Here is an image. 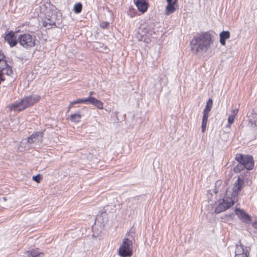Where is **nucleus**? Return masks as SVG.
Listing matches in <instances>:
<instances>
[{"label": "nucleus", "instance_id": "f257e3e1", "mask_svg": "<svg viewBox=\"0 0 257 257\" xmlns=\"http://www.w3.org/2000/svg\"><path fill=\"white\" fill-rule=\"evenodd\" d=\"M213 42L212 36L209 32L198 33L190 42L191 49L195 54L205 53L210 48Z\"/></svg>", "mask_w": 257, "mask_h": 257}, {"label": "nucleus", "instance_id": "f03ea898", "mask_svg": "<svg viewBox=\"0 0 257 257\" xmlns=\"http://www.w3.org/2000/svg\"><path fill=\"white\" fill-rule=\"evenodd\" d=\"M40 99L37 94H32L23 98L18 102L12 104L10 108L14 111H20L37 103Z\"/></svg>", "mask_w": 257, "mask_h": 257}, {"label": "nucleus", "instance_id": "7ed1b4c3", "mask_svg": "<svg viewBox=\"0 0 257 257\" xmlns=\"http://www.w3.org/2000/svg\"><path fill=\"white\" fill-rule=\"evenodd\" d=\"M128 237H125L122 240V244L118 249L119 255L121 257H130L133 254V245L135 238L132 234L127 233Z\"/></svg>", "mask_w": 257, "mask_h": 257}, {"label": "nucleus", "instance_id": "20e7f679", "mask_svg": "<svg viewBox=\"0 0 257 257\" xmlns=\"http://www.w3.org/2000/svg\"><path fill=\"white\" fill-rule=\"evenodd\" d=\"M244 184V179L238 177L231 188H228L226 191V195L230 197V199L234 203L238 200V194L243 187Z\"/></svg>", "mask_w": 257, "mask_h": 257}, {"label": "nucleus", "instance_id": "39448f33", "mask_svg": "<svg viewBox=\"0 0 257 257\" xmlns=\"http://www.w3.org/2000/svg\"><path fill=\"white\" fill-rule=\"evenodd\" d=\"M18 41L20 44L24 48L31 49L35 46L36 38L34 35L25 33L19 36Z\"/></svg>", "mask_w": 257, "mask_h": 257}, {"label": "nucleus", "instance_id": "423d86ee", "mask_svg": "<svg viewBox=\"0 0 257 257\" xmlns=\"http://www.w3.org/2000/svg\"><path fill=\"white\" fill-rule=\"evenodd\" d=\"M235 160L239 163H241L245 168L248 170L252 169L254 166V162L251 156L237 154L236 155Z\"/></svg>", "mask_w": 257, "mask_h": 257}, {"label": "nucleus", "instance_id": "0eeeda50", "mask_svg": "<svg viewBox=\"0 0 257 257\" xmlns=\"http://www.w3.org/2000/svg\"><path fill=\"white\" fill-rule=\"evenodd\" d=\"M234 203L230 197L225 195L223 199L218 201V205L215 209L214 212L216 214L220 213L230 208Z\"/></svg>", "mask_w": 257, "mask_h": 257}, {"label": "nucleus", "instance_id": "6e6552de", "mask_svg": "<svg viewBox=\"0 0 257 257\" xmlns=\"http://www.w3.org/2000/svg\"><path fill=\"white\" fill-rule=\"evenodd\" d=\"M92 104L99 109H103V103L98 99L93 97H88L85 99H78L76 100L71 102V104L77 103Z\"/></svg>", "mask_w": 257, "mask_h": 257}, {"label": "nucleus", "instance_id": "1a4fd4ad", "mask_svg": "<svg viewBox=\"0 0 257 257\" xmlns=\"http://www.w3.org/2000/svg\"><path fill=\"white\" fill-rule=\"evenodd\" d=\"M57 16L55 13H52L51 16L48 15L45 19L43 21V26L47 27L48 29L51 28L53 26H56V21Z\"/></svg>", "mask_w": 257, "mask_h": 257}, {"label": "nucleus", "instance_id": "9d476101", "mask_svg": "<svg viewBox=\"0 0 257 257\" xmlns=\"http://www.w3.org/2000/svg\"><path fill=\"white\" fill-rule=\"evenodd\" d=\"M43 136V132H35L30 137L27 138V142L29 144L42 143Z\"/></svg>", "mask_w": 257, "mask_h": 257}, {"label": "nucleus", "instance_id": "9b49d317", "mask_svg": "<svg viewBox=\"0 0 257 257\" xmlns=\"http://www.w3.org/2000/svg\"><path fill=\"white\" fill-rule=\"evenodd\" d=\"M5 40L8 42L11 47L16 46L19 42L18 38H17L13 31H10L6 35Z\"/></svg>", "mask_w": 257, "mask_h": 257}, {"label": "nucleus", "instance_id": "f8f14e48", "mask_svg": "<svg viewBox=\"0 0 257 257\" xmlns=\"http://www.w3.org/2000/svg\"><path fill=\"white\" fill-rule=\"evenodd\" d=\"M0 71L8 76L11 75L13 73L11 67L8 64L5 59L0 61Z\"/></svg>", "mask_w": 257, "mask_h": 257}, {"label": "nucleus", "instance_id": "ddd939ff", "mask_svg": "<svg viewBox=\"0 0 257 257\" xmlns=\"http://www.w3.org/2000/svg\"><path fill=\"white\" fill-rule=\"evenodd\" d=\"M235 213L238 217L245 223H248L250 221L249 216L243 210L240 209H236L235 210Z\"/></svg>", "mask_w": 257, "mask_h": 257}, {"label": "nucleus", "instance_id": "4468645a", "mask_svg": "<svg viewBox=\"0 0 257 257\" xmlns=\"http://www.w3.org/2000/svg\"><path fill=\"white\" fill-rule=\"evenodd\" d=\"M134 2L139 11L144 13L148 9V5L145 0H134Z\"/></svg>", "mask_w": 257, "mask_h": 257}, {"label": "nucleus", "instance_id": "2eb2a0df", "mask_svg": "<svg viewBox=\"0 0 257 257\" xmlns=\"http://www.w3.org/2000/svg\"><path fill=\"white\" fill-rule=\"evenodd\" d=\"M177 0H175L174 2H167L168 3L167 6L165 9V14L167 15H169L173 13L176 9L175 8V4H176Z\"/></svg>", "mask_w": 257, "mask_h": 257}, {"label": "nucleus", "instance_id": "dca6fc26", "mask_svg": "<svg viewBox=\"0 0 257 257\" xmlns=\"http://www.w3.org/2000/svg\"><path fill=\"white\" fill-rule=\"evenodd\" d=\"M139 203V198L137 197L130 198L127 202V207L131 209L138 207Z\"/></svg>", "mask_w": 257, "mask_h": 257}, {"label": "nucleus", "instance_id": "f3484780", "mask_svg": "<svg viewBox=\"0 0 257 257\" xmlns=\"http://www.w3.org/2000/svg\"><path fill=\"white\" fill-rule=\"evenodd\" d=\"M238 108L234 109L231 111V112L228 118V124H227L226 127L229 128L230 127L231 125L234 122V118L238 113Z\"/></svg>", "mask_w": 257, "mask_h": 257}, {"label": "nucleus", "instance_id": "a211bd4d", "mask_svg": "<svg viewBox=\"0 0 257 257\" xmlns=\"http://www.w3.org/2000/svg\"><path fill=\"white\" fill-rule=\"evenodd\" d=\"M247 247L244 246L241 243L240 241H238L236 244V248L235 250V255H238L239 254L246 253Z\"/></svg>", "mask_w": 257, "mask_h": 257}, {"label": "nucleus", "instance_id": "6ab92c4d", "mask_svg": "<svg viewBox=\"0 0 257 257\" xmlns=\"http://www.w3.org/2000/svg\"><path fill=\"white\" fill-rule=\"evenodd\" d=\"M219 36L220 44L222 46H225L226 44V40L229 38L230 37V33L228 31H223L220 33Z\"/></svg>", "mask_w": 257, "mask_h": 257}, {"label": "nucleus", "instance_id": "aec40b11", "mask_svg": "<svg viewBox=\"0 0 257 257\" xmlns=\"http://www.w3.org/2000/svg\"><path fill=\"white\" fill-rule=\"evenodd\" d=\"M248 117L251 126L252 127H257V113L251 112Z\"/></svg>", "mask_w": 257, "mask_h": 257}, {"label": "nucleus", "instance_id": "412c9836", "mask_svg": "<svg viewBox=\"0 0 257 257\" xmlns=\"http://www.w3.org/2000/svg\"><path fill=\"white\" fill-rule=\"evenodd\" d=\"M28 257H43L44 253L36 249H32L27 252Z\"/></svg>", "mask_w": 257, "mask_h": 257}, {"label": "nucleus", "instance_id": "4be33fe9", "mask_svg": "<svg viewBox=\"0 0 257 257\" xmlns=\"http://www.w3.org/2000/svg\"><path fill=\"white\" fill-rule=\"evenodd\" d=\"M81 115L79 113H75L70 115V120L74 122H78L80 121Z\"/></svg>", "mask_w": 257, "mask_h": 257}, {"label": "nucleus", "instance_id": "5701e85b", "mask_svg": "<svg viewBox=\"0 0 257 257\" xmlns=\"http://www.w3.org/2000/svg\"><path fill=\"white\" fill-rule=\"evenodd\" d=\"M234 214L233 213L226 214L221 216V219L224 222H227L229 220H232L234 218Z\"/></svg>", "mask_w": 257, "mask_h": 257}, {"label": "nucleus", "instance_id": "b1692460", "mask_svg": "<svg viewBox=\"0 0 257 257\" xmlns=\"http://www.w3.org/2000/svg\"><path fill=\"white\" fill-rule=\"evenodd\" d=\"M82 9V5L81 3H78L74 5L73 8V11L76 14H79L81 12Z\"/></svg>", "mask_w": 257, "mask_h": 257}, {"label": "nucleus", "instance_id": "393cba45", "mask_svg": "<svg viewBox=\"0 0 257 257\" xmlns=\"http://www.w3.org/2000/svg\"><path fill=\"white\" fill-rule=\"evenodd\" d=\"M213 104V101L211 99H209L206 103V106L204 109L205 111H209L211 110Z\"/></svg>", "mask_w": 257, "mask_h": 257}, {"label": "nucleus", "instance_id": "a878e982", "mask_svg": "<svg viewBox=\"0 0 257 257\" xmlns=\"http://www.w3.org/2000/svg\"><path fill=\"white\" fill-rule=\"evenodd\" d=\"M244 168H245V167L241 163H239V164L234 167V171L236 173H239L243 170Z\"/></svg>", "mask_w": 257, "mask_h": 257}, {"label": "nucleus", "instance_id": "bb28decb", "mask_svg": "<svg viewBox=\"0 0 257 257\" xmlns=\"http://www.w3.org/2000/svg\"><path fill=\"white\" fill-rule=\"evenodd\" d=\"M209 113V111L203 110V118H202V120H203V121H208Z\"/></svg>", "mask_w": 257, "mask_h": 257}, {"label": "nucleus", "instance_id": "cd10ccee", "mask_svg": "<svg viewBox=\"0 0 257 257\" xmlns=\"http://www.w3.org/2000/svg\"><path fill=\"white\" fill-rule=\"evenodd\" d=\"M143 32L145 33H150V34H152V32H154L153 30H152V28H150V27H144L143 28Z\"/></svg>", "mask_w": 257, "mask_h": 257}, {"label": "nucleus", "instance_id": "c85d7f7f", "mask_svg": "<svg viewBox=\"0 0 257 257\" xmlns=\"http://www.w3.org/2000/svg\"><path fill=\"white\" fill-rule=\"evenodd\" d=\"M41 178V176L40 174H38L36 176H34L33 177V180L37 183H39L40 182Z\"/></svg>", "mask_w": 257, "mask_h": 257}, {"label": "nucleus", "instance_id": "c756f323", "mask_svg": "<svg viewBox=\"0 0 257 257\" xmlns=\"http://www.w3.org/2000/svg\"><path fill=\"white\" fill-rule=\"evenodd\" d=\"M207 121L202 120V125H201V131L202 133H204L206 130V127L207 125Z\"/></svg>", "mask_w": 257, "mask_h": 257}, {"label": "nucleus", "instance_id": "7c9ffc66", "mask_svg": "<svg viewBox=\"0 0 257 257\" xmlns=\"http://www.w3.org/2000/svg\"><path fill=\"white\" fill-rule=\"evenodd\" d=\"M249 255V252L246 250V253L239 254L238 255H235V257H248Z\"/></svg>", "mask_w": 257, "mask_h": 257}, {"label": "nucleus", "instance_id": "2f4dec72", "mask_svg": "<svg viewBox=\"0 0 257 257\" xmlns=\"http://www.w3.org/2000/svg\"><path fill=\"white\" fill-rule=\"evenodd\" d=\"M109 25V23L106 22H103L100 24V27L103 29H106L108 27Z\"/></svg>", "mask_w": 257, "mask_h": 257}, {"label": "nucleus", "instance_id": "473e14b6", "mask_svg": "<svg viewBox=\"0 0 257 257\" xmlns=\"http://www.w3.org/2000/svg\"><path fill=\"white\" fill-rule=\"evenodd\" d=\"M5 59V56L4 53L0 51V61L3 60Z\"/></svg>", "mask_w": 257, "mask_h": 257}, {"label": "nucleus", "instance_id": "72a5a7b5", "mask_svg": "<svg viewBox=\"0 0 257 257\" xmlns=\"http://www.w3.org/2000/svg\"><path fill=\"white\" fill-rule=\"evenodd\" d=\"M4 80H5V78H4L3 74L0 73V84H1V82L2 81H4Z\"/></svg>", "mask_w": 257, "mask_h": 257}, {"label": "nucleus", "instance_id": "f704fd0d", "mask_svg": "<svg viewBox=\"0 0 257 257\" xmlns=\"http://www.w3.org/2000/svg\"><path fill=\"white\" fill-rule=\"evenodd\" d=\"M253 226L254 228H257V221L253 223Z\"/></svg>", "mask_w": 257, "mask_h": 257}, {"label": "nucleus", "instance_id": "c9c22d12", "mask_svg": "<svg viewBox=\"0 0 257 257\" xmlns=\"http://www.w3.org/2000/svg\"><path fill=\"white\" fill-rule=\"evenodd\" d=\"M94 93V92L93 91H90L89 92V97H92V95Z\"/></svg>", "mask_w": 257, "mask_h": 257}, {"label": "nucleus", "instance_id": "e433bc0d", "mask_svg": "<svg viewBox=\"0 0 257 257\" xmlns=\"http://www.w3.org/2000/svg\"><path fill=\"white\" fill-rule=\"evenodd\" d=\"M73 104H71V102L70 103V105H69V107H68V111H69L70 108L72 107V106L73 105Z\"/></svg>", "mask_w": 257, "mask_h": 257}, {"label": "nucleus", "instance_id": "4c0bfd02", "mask_svg": "<svg viewBox=\"0 0 257 257\" xmlns=\"http://www.w3.org/2000/svg\"><path fill=\"white\" fill-rule=\"evenodd\" d=\"M167 2H173V0H166Z\"/></svg>", "mask_w": 257, "mask_h": 257}, {"label": "nucleus", "instance_id": "58836bf2", "mask_svg": "<svg viewBox=\"0 0 257 257\" xmlns=\"http://www.w3.org/2000/svg\"><path fill=\"white\" fill-rule=\"evenodd\" d=\"M162 80V78H160V79H159V81L160 82Z\"/></svg>", "mask_w": 257, "mask_h": 257}, {"label": "nucleus", "instance_id": "ea45409f", "mask_svg": "<svg viewBox=\"0 0 257 257\" xmlns=\"http://www.w3.org/2000/svg\"><path fill=\"white\" fill-rule=\"evenodd\" d=\"M3 199H4V200H6V198H5V197H4V198H3Z\"/></svg>", "mask_w": 257, "mask_h": 257}]
</instances>
